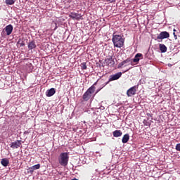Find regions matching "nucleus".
Returning <instances> with one entry per match:
<instances>
[{"instance_id": "obj_4", "label": "nucleus", "mask_w": 180, "mask_h": 180, "mask_svg": "<svg viewBox=\"0 0 180 180\" xmlns=\"http://www.w3.org/2000/svg\"><path fill=\"white\" fill-rule=\"evenodd\" d=\"M5 32L6 33V36H11V34H12V32H13V26H12V25L6 26V27L3 30L1 34H4Z\"/></svg>"}, {"instance_id": "obj_21", "label": "nucleus", "mask_w": 180, "mask_h": 180, "mask_svg": "<svg viewBox=\"0 0 180 180\" xmlns=\"http://www.w3.org/2000/svg\"><path fill=\"white\" fill-rule=\"evenodd\" d=\"M6 5H13L15 4L14 0H6Z\"/></svg>"}, {"instance_id": "obj_19", "label": "nucleus", "mask_w": 180, "mask_h": 180, "mask_svg": "<svg viewBox=\"0 0 180 180\" xmlns=\"http://www.w3.org/2000/svg\"><path fill=\"white\" fill-rule=\"evenodd\" d=\"M139 57H143V54L137 53L133 59V63H139V61H140V58H139Z\"/></svg>"}, {"instance_id": "obj_31", "label": "nucleus", "mask_w": 180, "mask_h": 180, "mask_svg": "<svg viewBox=\"0 0 180 180\" xmlns=\"http://www.w3.org/2000/svg\"><path fill=\"white\" fill-rule=\"evenodd\" d=\"M129 70H130V68H129V69H128V70H127L125 71V72H127V71H129Z\"/></svg>"}, {"instance_id": "obj_15", "label": "nucleus", "mask_w": 180, "mask_h": 180, "mask_svg": "<svg viewBox=\"0 0 180 180\" xmlns=\"http://www.w3.org/2000/svg\"><path fill=\"white\" fill-rule=\"evenodd\" d=\"M25 70L27 72H32V71H33V65L30 63H27Z\"/></svg>"}, {"instance_id": "obj_25", "label": "nucleus", "mask_w": 180, "mask_h": 180, "mask_svg": "<svg viewBox=\"0 0 180 180\" xmlns=\"http://www.w3.org/2000/svg\"><path fill=\"white\" fill-rule=\"evenodd\" d=\"M176 151H180V143L176 145Z\"/></svg>"}, {"instance_id": "obj_29", "label": "nucleus", "mask_w": 180, "mask_h": 180, "mask_svg": "<svg viewBox=\"0 0 180 180\" xmlns=\"http://www.w3.org/2000/svg\"><path fill=\"white\" fill-rule=\"evenodd\" d=\"M72 180H78V179H77L76 178H75V179H72Z\"/></svg>"}, {"instance_id": "obj_5", "label": "nucleus", "mask_w": 180, "mask_h": 180, "mask_svg": "<svg viewBox=\"0 0 180 180\" xmlns=\"http://www.w3.org/2000/svg\"><path fill=\"white\" fill-rule=\"evenodd\" d=\"M120 77H122V72H120L115 75H110L109 80L106 82V85H108V84H109V82H110L112 81H116V80L119 79V78H120Z\"/></svg>"}, {"instance_id": "obj_7", "label": "nucleus", "mask_w": 180, "mask_h": 180, "mask_svg": "<svg viewBox=\"0 0 180 180\" xmlns=\"http://www.w3.org/2000/svg\"><path fill=\"white\" fill-rule=\"evenodd\" d=\"M168 37H169V33H168L167 31H164L158 34L157 39L158 40H162L164 39H168Z\"/></svg>"}, {"instance_id": "obj_10", "label": "nucleus", "mask_w": 180, "mask_h": 180, "mask_svg": "<svg viewBox=\"0 0 180 180\" xmlns=\"http://www.w3.org/2000/svg\"><path fill=\"white\" fill-rule=\"evenodd\" d=\"M22 146V141L17 140L15 142H12L10 144L11 148H19Z\"/></svg>"}, {"instance_id": "obj_26", "label": "nucleus", "mask_w": 180, "mask_h": 180, "mask_svg": "<svg viewBox=\"0 0 180 180\" xmlns=\"http://www.w3.org/2000/svg\"><path fill=\"white\" fill-rule=\"evenodd\" d=\"M106 2H110V4H112V2H116V0H105Z\"/></svg>"}, {"instance_id": "obj_13", "label": "nucleus", "mask_w": 180, "mask_h": 180, "mask_svg": "<svg viewBox=\"0 0 180 180\" xmlns=\"http://www.w3.org/2000/svg\"><path fill=\"white\" fill-rule=\"evenodd\" d=\"M37 46L36 45V42L34 41H31L28 43V49L29 50H33L37 49Z\"/></svg>"}, {"instance_id": "obj_6", "label": "nucleus", "mask_w": 180, "mask_h": 180, "mask_svg": "<svg viewBox=\"0 0 180 180\" xmlns=\"http://www.w3.org/2000/svg\"><path fill=\"white\" fill-rule=\"evenodd\" d=\"M139 88V86H134L131 87L127 91V96H133V95H136V92H137V89Z\"/></svg>"}, {"instance_id": "obj_2", "label": "nucleus", "mask_w": 180, "mask_h": 180, "mask_svg": "<svg viewBox=\"0 0 180 180\" xmlns=\"http://www.w3.org/2000/svg\"><path fill=\"white\" fill-rule=\"evenodd\" d=\"M70 160V156L68 153H62L58 156V161L62 167H67L68 165V161Z\"/></svg>"}, {"instance_id": "obj_11", "label": "nucleus", "mask_w": 180, "mask_h": 180, "mask_svg": "<svg viewBox=\"0 0 180 180\" xmlns=\"http://www.w3.org/2000/svg\"><path fill=\"white\" fill-rule=\"evenodd\" d=\"M131 63V60L130 58H127L126 60H123L122 62L118 64L117 68H122L123 65L126 67V64H129Z\"/></svg>"}, {"instance_id": "obj_27", "label": "nucleus", "mask_w": 180, "mask_h": 180, "mask_svg": "<svg viewBox=\"0 0 180 180\" xmlns=\"http://www.w3.org/2000/svg\"><path fill=\"white\" fill-rule=\"evenodd\" d=\"M173 34H174L175 39H176V34H175V32H174Z\"/></svg>"}, {"instance_id": "obj_22", "label": "nucleus", "mask_w": 180, "mask_h": 180, "mask_svg": "<svg viewBox=\"0 0 180 180\" xmlns=\"http://www.w3.org/2000/svg\"><path fill=\"white\" fill-rule=\"evenodd\" d=\"M34 171H36V169H39L40 168V164L35 165L34 166H32Z\"/></svg>"}, {"instance_id": "obj_1", "label": "nucleus", "mask_w": 180, "mask_h": 180, "mask_svg": "<svg viewBox=\"0 0 180 180\" xmlns=\"http://www.w3.org/2000/svg\"><path fill=\"white\" fill-rule=\"evenodd\" d=\"M112 41L114 44V47L122 49L124 46V38H122L120 35L113 34Z\"/></svg>"}, {"instance_id": "obj_23", "label": "nucleus", "mask_w": 180, "mask_h": 180, "mask_svg": "<svg viewBox=\"0 0 180 180\" xmlns=\"http://www.w3.org/2000/svg\"><path fill=\"white\" fill-rule=\"evenodd\" d=\"M34 172V169H33L32 167H29L27 169V174H33Z\"/></svg>"}, {"instance_id": "obj_9", "label": "nucleus", "mask_w": 180, "mask_h": 180, "mask_svg": "<svg viewBox=\"0 0 180 180\" xmlns=\"http://www.w3.org/2000/svg\"><path fill=\"white\" fill-rule=\"evenodd\" d=\"M105 63L108 67H113L115 65V60H113V56H110L108 58L105 60Z\"/></svg>"}, {"instance_id": "obj_12", "label": "nucleus", "mask_w": 180, "mask_h": 180, "mask_svg": "<svg viewBox=\"0 0 180 180\" xmlns=\"http://www.w3.org/2000/svg\"><path fill=\"white\" fill-rule=\"evenodd\" d=\"M56 94V89L51 88L50 89H48L46 92V96H48V98H50Z\"/></svg>"}, {"instance_id": "obj_18", "label": "nucleus", "mask_w": 180, "mask_h": 180, "mask_svg": "<svg viewBox=\"0 0 180 180\" xmlns=\"http://www.w3.org/2000/svg\"><path fill=\"white\" fill-rule=\"evenodd\" d=\"M1 164L3 165V167H8L9 165V160L6 158H4L1 160Z\"/></svg>"}, {"instance_id": "obj_24", "label": "nucleus", "mask_w": 180, "mask_h": 180, "mask_svg": "<svg viewBox=\"0 0 180 180\" xmlns=\"http://www.w3.org/2000/svg\"><path fill=\"white\" fill-rule=\"evenodd\" d=\"M81 68H82V70H86V63H82V64H81Z\"/></svg>"}, {"instance_id": "obj_8", "label": "nucleus", "mask_w": 180, "mask_h": 180, "mask_svg": "<svg viewBox=\"0 0 180 180\" xmlns=\"http://www.w3.org/2000/svg\"><path fill=\"white\" fill-rule=\"evenodd\" d=\"M69 18H71L73 20H79L82 16L81 14H79L78 13L72 12L69 13Z\"/></svg>"}, {"instance_id": "obj_20", "label": "nucleus", "mask_w": 180, "mask_h": 180, "mask_svg": "<svg viewBox=\"0 0 180 180\" xmlns=\"http://www.w3.org/2000/svg\"><path fill=\"white\" fill-rule=\"evenodd\" d=\"M23 46H25V41L20 38L17 42V46L20 48L23 47Z\"/></svg>"}, {"instance_id": "obj_17", "label": "nucleus", "mask_w": 180, "mask_h": 180, "mask_svg": "<svg viewBox=\"0 0 180 180\" xmlns=\"http://www.w3.org/2000/svg\"><path fill=\"white\" fill-rule=\"evenodd\" d=\"M113 137H121L123 133L120 130H115L112 132Z\"/></svg>"}, {"instance_id": "obj_14", "label": "nucleus", "mask_w": 180, "mask_h": 180, "mask_svg": "<svg viewBox=\"0 0 180 180\" xmlns=\"http://www.w3.org/2000/svg\"><path fill=\"white\" fill-rule=\"evenodd\" d=\"M129 140H130V136L129 135V134H126L123 136L122 142L123 143V144H126V143H127Z\"/></svg>"}, {"instance_id": "obj_30", "label": "nucleus", "mask_w": 180, "mask_h": 180, "mask_svg": "<svg viewBox=\"0 0 180 180\" xmlns=\"http://www.w3.org/2000/svg\"><path fill=\"white\" fill-rule=\"evenodd\" d=\"M173 32H176V30L175 29H174Z\"/></svg>"}, {"instance_id": "obj_28", "label": "nucleus", "mask_w": 180, "mask_h": 180, "mask_svg": "<svg viewBox=\"0 0 180 180\" xmlns=\"http://www.w3.org/2000/svg\"><path fill=\"white\" fill-rule=\"evenodd\" d=\"M147 116H150L151 117L152 115L150 113H148Z\"/></svg>"}, {"instance_id": "obj_16", "label": "nucleus", "mask_w": 180, "mask_h": 180, "mask_svg": "<svg viewBox=\"0 0 180 180\" xmlns=\"http://www.w3.org/2000/svg\"><path fill=\"white\" fill-rule=\"evenodd\" d=\"M159 49L161 51V53H167V46L164 44H159Z\"/></svg>"}, {"instance_id": "obj_3", "label": "nucleus", "mask_w": 180, "mask_h": 180, "mask_svg": "<svg viewBox=\"0 0 180 180\" xmlns=\"http://www.w3.org/2000/svg\"><path fill=\"white\" fill-rule=\"evenodd\" d=\"M95 89H96V88L94 85H92L86 90V91L82 96V99L84 101V102H88V101L91 99L92 94L95 92Z\"/></svg>"}]
</instances>
